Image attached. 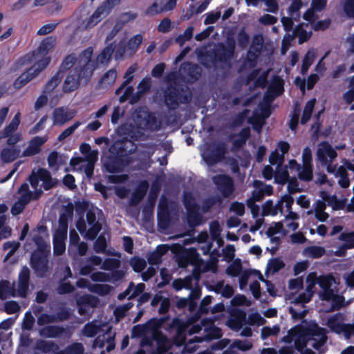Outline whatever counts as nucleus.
<instances>
[{
    "instance_id": "1",
    "label": "nucleus",
    "mask_w": 354,
    "mask_h": 354,
    "mask_svg": "<svg viewBox=\"0 0 354 354\" xmlns=\"http://www.w3.org/2000/svg\"><path fill=\"white\" fill-rule=\"evenodd\" d=\"M93 54L92 47H88L76 57L74 53L67 55L62 61L59 69V75L69 70L64 80L62 90L65 93L76 91L81 84L86 85L95 71V66L91 63Z\"/></svg>"
},
{
    "instance_id": "2",
    "label": "nucleus",
    "mask_w": 354,
    "mask_h": 354,
    "mask_svg": "<svg viewBox=\"0 0 354 354\" xmlns=\"http://www.w3.org/2000/svg\"><path fill=\"white\" fill-rule=\"evenodd\" d=\"M55 42L54 37H46L41 41L36 50L19 57L15 62V69H19L25 65L35 62L33 66L15 80L13 84L15 88L19 89L24 86L48 66L50 62V57L48 56L49 50L53 48Z\"/></svg>"
},
{
    "instance_id": "3",
    "label": "nucleus",
    "mask_w": 354,
    "mask_h": 354,
    "mask_svg": "<svg viewBox=\"0 0 354 354\" xmlns=\"http://www.w3.org/2000/svg\"><path fill=\"white\" fill-rule=\"evenodd\" d=\"M32 241L37 248L31 253L30 266L38 277L43 278L49 271L50 245L39 234H35Z\"/></svg>"
},
{
    "instance_id": "4",
    "label": "nucleus",
    "mask_w": 354,
    "mask_h": 354,
    "mask_svg": "<svg viewBox=\"0 0 354 354\" xmlns=\"http://www.w3.org/2000/svg\"><path fill=\"white\" fill-rule=\"evenodd\" d=\"M165 104L170 110L176 109L180 104H187L192 100V93L187 87L170 86L164 93Z\"/></svg>"
},
{
    "instance_id": "5",
    "label": "nucleus",
    "mask_w": 354,
    "mask_h": 354,
    "mask_svg": "<svg viewBox=\"0 0 354 354\" xmlns=\"http://www.w3.org/2000/svg\"><path fill=\"white\" fill-rule=\"evenodd\" d=\"M136 121L139 128L151 131H158L160 127V122L153 112L149 111L146 107H140L136 111Z\"/></svg>"
},
{
    "instance_id": "6",
    "label": "nucleus",
    "mask_w": 354,
    "mask_h": 354,
    "mask_svg": "<svg viewBox=\"0 0 354 354\" xmlns=\"http://www.w3.org/2000/svg\"><path fill=\"white\" fill-rule=\"evenodd\" d=\"M303 332L309 340H314L312 346L315 349L322 347L327 340L326 330L317 323L312 322L304 328Z\"/></svg>"
},
{
    "instance_id": "7",
    "label": "nucleus",
    "mask_w": 354,
    "mask_h": 354,
    "mask_svg": "<svg viewBox=\"0 0 354 354\" xmlns=\"http://www.w3.org/2000/svg\"><path fill=\"white\" fill-rule=\"evenodd\" d=\"M227 153L224 142H218L208 147L203 154L205 162L209 166H213L221 162Z\"/></svg>"
},
{
    "instance_id": "8",
    "label": "nucleus",
    "mask_w": 354,
    "mask_h": 354,
    "mask_svg": "<svg viewBox=\"0 0 354 354\" xmlns=\"http://www.w3.org/2000/svg\"><path fill=\"white\" fill-rule=\"evenodd\" d=\"M213 183L223 198L230 197L235 190L232 178L226 174H218L213 177Z\"/></svg>"
},
{
    "instance_id": "9",
    "label": "nucleus",
    "mask_w": 354,
    "mask_h": 354,
    "mask_svg": "<svg viewBox=\"0 0 354 354\" xmlns=\"http://www.w3.org/2000/svg\"><path fill=\"white\" fill-rule=\"evenodd\" d=\"M114 0H106L97 8L93 15L88 18L85 27L91 28L98 24L102 17L108 15L114 6Z\"/></svg>"
},
{
    "instance_id": "10",
    "label": "nucleus",
    "mask_w": 354,
    "mask_h": 354,
    "mask_svg": "<svg viewBox=\"0 0 354 354\" xmlns=\"http://www.w3.org/2000/svg\"><path fill=\"white\" fill-rule=\"evenodd\" d=\"M160 191V186L156 182L153 183L147 202L142 208V215L145 221H149L153 216L158 194Z\"/></svg>"
},
{
    "instance_id": "11",
    "label": "nucleus",
    "mask_w": 354,
    "mask_h": 354,
    "mask_svg": "<svg viewBox=\"0 0 354 354\" xmlns=\"http://www.w3.org/2000/svg\"><path fill=\"white\" fill-rule=\"evenodd\" d=\"M203 262L202 258L195 248L185 249L181 254L178 260V265L185 268L188 265L198 266Z\"/></svg>"
},
{
    "instance_id": "12",
    "label": "nucleus",
    "mask_w": 354,
    "mask_h": 354,
    "mask_svg": "<svg viewBox=\"0 0 354 354\" xmlns=\"http://www.w3.org/2000/svg\"><path fill=\"white\" fill-rule=\"evenodd\" d=\"M246 315V313L242 309H232L227 321V326L234 331H239L245 324Z\"/></svg>"
},
{
    "instance_id": "13",
    "label": "nucleus",
    "mask_w": 354,
    "mask_h": 354,
    "mask_svg": "<svg viewBox=\"0 0 354 354\" xmlns=\"http://www.w3.org/2000/svg\"><path fill=\"white\" fill-rule=\"evenodd\" d=\"M30 271L27 266H23L19 273L17 292L19 297H26L29 289Z\"/></svg>"
},
{
    "instance_id": "14",
    "label": "nucleus",
    "mask_w": 354,
    "mask_h": 354,
    "mask_svg": "<svg viewBox=\"0 0 354 354\" xmlns=\"http://www.w3.org/2000/svg\"><path fill=\"white\" fill-rule=\"evenodd\" d=\"M76 112L64 106L55 108L53 113V124L62 126L75 116Z\"/></svg>"
},
{
    "instance_id": "15",
    "label": "nucleus",
    "mask_w": 354,
    "mask_h": 354,
    "mask_svg": "<svg viewBox=\"0 0 354 354\" xmlns=\"http://www.w3.org/2000/svg\"><path fill=\"white\" fill-rule=\"evenodd\" d=\"M319 146L317 151V156L322 164L326 165L328 162L327 157L332 161L337 156L336 151L327 141L322 142Z\"/></svg>"
},
{
    "instance_id": "16",
    "label": "nucleus",
    "mask_w": 354,
    "mask_h": 354,
    "mask_svg": "<svg viewBox=\"0 0 354 354\" xmlns=\"http://www.w3.org/2000/svg\"><path fill=\"white\" fill-rule=\"evenodd\" d=\"M212 53L213 57L212 62L214 64L218 62L230 64L234 56L228 51V50L225 48V45L223 43L218 44V46L213 50Z\"/></svg>"
},
{
    "instance_id": "17",
    "label": "nucleus",
    "mask_w": 354,
    "mask_h": 354,
    "mask_svg": "<svg viewBox=\"0 0 354 354\" xmlns=\"http://www.w3.org/2000/svg\"><path fill=\"white\" fill-rule=\"evenodd\" d=\"M115 50V45L111 43L105 46L100 53L97 56L96 59L93 61L91 63L95 66V70L98 67L100 64L107 65L111 59L112 55Z\"/></svg>"
},
{
    "instance_id": "18",
    "label": "nucleus",
    "mask_w": 354,
    "mask_h": 354,
    "mask_svg": "<svg viewBox=\"0 0 354 354\" xmlns=\"http://www.w3.org/2000/svg\"><path fill=\"white\" fill-rule=\"evenodd\" d=\"M149 189V183L147 180L141 181L132 193L129 199L130 206L138 205L145 198Z\"/></svg>"
},
{
    "instance_id": "19",
    "label": "nucleus",
    "mask_w": 354,
    "mask_h": 354,
    "mask_svg": "<svg viewBox=\"0 0 354 354\" xmlns=\"http://www.w3.org/2000/svg\"><path fill=\"white\" fill-rule=\"evenodd\" d=\"M181 68L190 82H196L201 76L202 68L196 64L185 62L182 64Z\"/></svg>"
},
{
    "instance_id": "20",
    "label": "nucleus",
    "mask_w": 354,
    "mask_h": 354,
    "mask_svg": "<svg viewBox=\"0 0 354 354\" xmlns=\"http://www.w3.org/2000/svg\"><path fill=\"white\" fill-rule=\"evenodd\" d=\"M44 138L35 136L30 140L29 145L22 152L21 156L30 157L38 154L41 151V147L46 142Z\"/></svg>"
},
{
    "instance_id": "21",
    "label": "nucleus",
    "mask_w": 354,
    "mask_h": 354,
    "mask_svg": "<svg viewBox=\"0 0 354 354\" xmlns=\"http://www.w3.org/2000/svg\"><path fill=\"white\" fill-rule=\"evenodd\" d=\"M344 315L340 313H337L327 319L326 325L331 332L340 335V331L344 324Z\"/></svg>"
},
{
    "instance_id": "22",
    "label": "nucleus",
    "mask_w": 354,
    "mask_h": 354,
    "mask_svg": "<svg viewBox=\"0 0 354 354\" xmlns=\"http://www.w3.org/2000/svg\"><path fill=\"white\" fill-rule=\"evenodd\" d=\"M21 150L19 147H5L0 153V159L2 163H10L20 156Z\"/></svg>"
},
{
    "instance_id": "23",
    "label": "nucleus",
    "mask_w": 354,
    "mask_h": 354,
    "mask_svg": "<svg viewBox=\"0 0 354 354\" xmlns=\"http://www.w3.org/2000/svg\"><path fill=\"white\" fill-rule=\"evenodd\" d=\"M66 331L63 326L48 325L39 330V335L47 338H56L62 336Z\"/></svg>"
},
{
    "instance_id": "24",
    "label": "nucleus",
    "mask_w": 354,
    "mask_h": 354,
    "mask_svg": "<svg viewBox=\"0 0 354 354\" xmlns=\"http://www.w3.org/2000/svg\"><path fill=\"white\" fill-rule=\"evenodd\" d=\"M39 178L43 182V188L48 191L55 187L57 184V180L53 178L49 171L44 168L39 169Z\"/></svg>"
},
{
    "instance_id": "25",
    "label": "nucleus",
    "mask_w": 354,
    "mask_h": 354,
    "mask_svg": "<svg viewBox=\"0 0 354 354\" xmlns=\"http://www.w3.org/2000/svg\"><path fill=\"white\" fill-rule=\"evenodd\" d=\"M322 197L334 210L343 209L346 205V199H338L336 195H328L323 192Z\"/></svg>"
},
{
    "instance_id": "26",
    "label": "nucleus",
    "mask_w": 354,
    "mask_h": 354,
    "mask_svg": "<svg viewBox=\"0 0 354 354\" xmlns=\"http://www.w3.org/2000/svg\"><path fill=\"white\" fill-rule=\"evenodd\" d=\"M35 348L44 353L50 352H58V345L53 341H47L44 339H38L35 344Z\"/></svg>"
},
{
    "instance_id": "27",
    "label": "nucleus",
    "mask_w": 354,
    "mask_h": 354,
    "mask_svg": "<svg viewBox=\"0 0 354 354\" xmlns=\"http://www.w3.org/2000/svg\"><path fill=\"white\" fill-rule=\"evenodd\" d=\"M157 216L159 227L166 228L170 222L169 211L167 205H159Z\"/></svg>"
},
{
    "instance_id": "28",
    "label": "nucleus",
    "mask_w": 354,
    "mask_h": 354,
    "mask_svg": "<svg viewBox=\"0 0 354 354\" xmlns=\"http://www.w3.org/2000/svg\"><path fill=\"white\" fill-rule=\"evenodd\" d=\"M199 210L200 207L196 209L187 211V221L189 227H195L201 224L202 216L200 214Z\"/></svg>"
},
{
    "instance_id": "29",
    "label": "nucleus",
    "mask_w": 354,
    "mask_h": 354,
    "mask_svg": "<svg viewBox=\"0 0 354 354\" xmlns=\"http://www.w3.org/2000/svg\"><path fill=\"white\" fill-rule=\"evenodd\" d=\"M20 124V113H17L13 118L12 119L11 122L9 123L8 125H7L1 132V135L0 136L1 138H4L7 137L8 136H10V134L13 133L18 128L19 125Z\"/></svg>"
},
{
    "instance_id": "30",
    "label": "nucleus",
    "mask_w": 354,
    "mask_h": 354,
    "mask_svg": "<svg viewBox=\"0 0 354 354\" xmlns=\"http://www.w3.org/2000/svg\"><path fill=\"white\" fill-rule=\"evenodd\" d=\"M143 37L142 35L137 34L132 37H131L127 43V52L129 53V55H132L136 53L138 50L140 45L141 44L142 41Z\"/></svg>"
},
{
    "instance_id": "31",
    "label": "nucleus",
    "mask_w": 354,
    "mask_h": 354,
    "mask_svg": "<svg viewBox=\"0 0 354 354\" xmlns=\"http://www.w3.org/2000/svg\"><path fill=\"white\" fill-rule=\"evenodd\" d=\"M316 102V100L315 98L308 100L304 106L301 119V124H306L310 119L312 116V113L315 107V104Z\"/></svg>"
},
{
    "instance_id": "32",
    "label": "nucleus",
    "mask_w": 354,
    "mask_h": 354,
    "mask_svg": "<svg viewBox=\"0 0 354 354\" xmlns=\"http://www.w3.org/2000/svg\"><path fill=\"white\" fill-rule=\"evenodd\" d=\"M84 348L82 343L75 342L67 346L64 350L55 354H84Z\"/></svg>"
},
{
    "instance_id": "33",
    "label": "nucleus",
    "mask_w": 354,
    "mask_h": 354,
    "mask_svg": "<svg viewBox=\"0 0 354 354\" xmlns=\"http://www.w3.org/2000/svg\"><path fill=\"white\" fill-rule=\"evenodd\" d=\"M303 6L301 0H292L291 4L288 9V13L292 17L295 21H299L300 18L299 10Z\"/></svg>"
},
{
    "instance_id": "34",
    "label": "nucleus",
    "mask_w": 354,
    "mask_h": 354,
    "mask_svg": "<svg viewBox=\"0 0 354 354\" xmlns=\"http://www.w3.org/2000/svg\"><path fill=\"white\" fill-rule=\"evenodd\" d=\"M293 34L294 35H297L298 37V41L299 44L307 41L311 37V32H307V30L303 28L301 24H298L295 28Z\"/></svg>"
},
{
    "instance_id": "35",
    "label": "nucleus",
    "mask_w": 354,
    "mask_h": 354,
    "mask_svg": "<svg viewBox=\"0 0 354 354\" xmlns=\"http://www.w3.org/2000/svg\"><path fill=\"white\" fill-rule=\"evenodd\" d=\"M62 75H59V72L54 75L46 84L43 93H49L52 92L60 83Z\"/></svg>"
},
{
    "instance_id": "36",
    "label": "nucleus",
    "mask_w": 354,
    "mask_h": 354,
    "mask_svg": "<svg viewBox=\"0 0 354 354\" xmlns=\"http://www.w3.org/2000/svg\"><path fill=\"white\" fill-rule=\"evenodd\" d=\"M298 178L303 181L309 182L313 178V165H303L301 169L298 171Z\"/></svg>"
},
{
    "instance_id": "37",
    "label": "nucleus",
    "mask_w": 354,
    "mask_h": 354,
    "mask_svg": "<svg viewBox=\"0 0 354 354\" xmlns=\"http://www.w3.org/2000/svg\"><path fill=\"white\" fill-rule=\"evenodd\" d=\"M285 266L284 262L279 258H272L269 260L266 272L271 271L273 274L279 272Z\"/></svg>"
},
{
    "instance_id": "38",
    "label": "nucleus",
    "mask_w": 354,
    "mask_h": 354,
    "mask_svg": "<svg viewBox=\"0 0 354 354\" xmlns=\"http://www.w3.org/2000/svg\"><path fill=\"white\" fill-rule=\"evenodd\" d=\"M294 348L299 352H302L304 348L306 346L309 339L307 338L304 333L302 331V334L295 335L294 339Z\"/></svg>"
},
{
    "instance_id": "39",
    "label": "nucleus",
    "mask_w": 354,
    "mask_h": 354,
    "mask_svg": "<svg viewBox=\"0 0 354 354\" xmlns=\"http://www.w3.org/2000/svg\"><path fill=\"white\" fill-rule=\"evenodd\" d=\"M300 114V109L298 104H295L289 121V127L292 131H295L298 127Z\"/></svg>"
},
{
    "instance_id": "40",
    "label": "nucleus",
    "mask_w": 354,
    "mask_h": 354,
    "mask_svg": "<svg viewBox=\"0 0 354 354\" xmlns=\"http://www.w3.org/2000/svg\"><path fill=\"white\" fill-rule=\"evenodd\" d=\"M236 38H237L238 45L241 48L244 49L248 46V45L250 42V36L246 32L245 28L244 27H243L239 31Z\"/></svg>"
},
{
    "instance_id": "41",
    "label": "nucleus",
    "mask_w": 354,
    "mask_h": 354,
    "mask_svg": "<svg viewBox=\"0 0 354 354\" xmlns=\"http://www.w3.org/2000/svg\"><path fill=\"white\" fill-rule=\"evenodd\" d=\"M121 262L119 259L115 258H107L102 263V268L105 270L112 271L118 269L120 267Z\"/></svg>"
},
{
    "instance_id": "42",
    "label": "nucleus",
    "mask_w": 354,
    "mask_h": 354,
    "mask_svg": "<svg viewBox=\"0 0 354 354\" xmlns=\"http://www.w3.org/2000/svg\"><path fill=\"white\" fill-rule=\"evenodd\" d=\"M285 160V157L283 154L278 152V149H275L272 151L269 156V162L272 165H277V167H281Z\"/></svg>"
},
{
    "instance_id": "43",
    "label": "nucleus",
    "mask_w": 354,
    "mask_h": 354,
    "mask_svg": "<svg viewBox=\"0 0 354 354\" xmlns=\"http://www.w3.org/2000/svg\"><path fill=\"white\" fill-rule=\"evenodd\" d=\"M334 281V277L332 276L331 274L322 275L318 278L317 283L319 286V287L322 290H324L331 288Z\"/></svg>"
},
{
    "instance_id": "44",
    "label": "nucleus",
    "mask_w": 354,
    "mask_h": 354,
    "mask_svg": "<svg viewBox=\"0 0 354 354\" xmlns=\"http://www.w3.org/2000/svg\"><path fill=\"white\" fill-rule=\"evenodd\" d=\"M94 250L97 253H104L107 248V243L105 236L100 234L94 243Z\"/></svg>"
},
{
    "instance_id": "45",
    "label": "nucleus",
    "mask_w": 354,
    "mask_h": 354,
    "mask_svg": "<svg viewBox=\"0 0 354 354\" xmlns=\"http://www.w3.org/2000/svg\"><path fill=\"white\" fill-rule=\"evenodd\" d=\"M306 252L308 256L317 259L322 257L325 254V249L323 247L320 246H309L306 249Z\"/></svg>"
},
{
    "instance_id": "46",
    "label": "nucleus",
    "mask_w": 354,
    "mask_h": 354,
    "mask_svg": "<svg viewBox=\"0 0 354 354\" xmlns=\"http://www.w3.org/2000/svg\"><path fill=\"white\" fill-rule=\"evenodd\" d=\"M131 265L136 272H141L147 266L146 261L140 257H134L131 261Z\"/></svg>"
},
{
    "instance_id": "47",
    "label": "nucleus",
    "mask_w": 354,
    "mask_h": 354,
    "mask_svg": "<svg viewBox=\"0 0 354 354\" xmlns=\"http://www.w3.org/2000/svg\"><path fill=\"white\" fill-rule=\"evenodd\" d=\"M279 331L280 328L278 326H274L272 328L264 326L261 329V337L263 340H264L270 336L277 335Z\"/></svg>"
},
{
    "instance_id": "48",
    "label": "nucleus",
    "mask_w": 354,
    "mask_h": 354,
    "mask_svg": "<svg viewBox=\"0 0 354 354\" xmlns=\"http://www.w3.org/2000/svg\"><path fill=\"white\" fill-rule=\"evenodd\" d=\"M106 170L111 174H115L121 171V167L119 162L115 159H110L104 163Z\"/></svg>"
},
{
    "instance_id": "49",
    "label": "nucleus",
    "mask_w": 354,
    "mask_h": 354,
    "mask_svg": "<svg viewBox=\"0 0 354 354\" xmlns=\"http://www.w3.org/2000/svg\"><path fill=\"white\" fill-rule=\"evenodd\" d=\"M183 205L187 211L190 209H196L200 206L195 202L194 198L192 194H185L183 196Z\"/></svg>"
},
{
    "instance_id": "50",
    "label": "nucleus",
    "mask_w": 354,
    "mask_h": 354,
    "mask_svg": "<svg viewBox=\"0 0 354 354\" xmlns=\"http://www.w3.org/2000/svg\"><path fill=\"white\" fill-rule=\"evenodd\" d=\"M242 270L241 262L234 261L226 268V274L231 277H237Z\"/></svg>"
},
{
    "instance_id": "51",
    "label": "nucleus",
    "mask_w": 354,
    "mask_h": 354,
    "mask_svg": "<svg viewBox=\"0 0 354 354\" xmlns=\"http://www.w3.org/2000/svg\"><path fill=\"white\" fill-rule=\"evenodd\" d=\"M345 306V298L343 295H335L331 300V310H339Z\"/></svg>"
},
{
    "instance_id": "52",
    "label": "nucleus",
    "mask_w": 354,
    "mask_h": 354,
    "mask_svg": "<svg viewBox=\"0 0 354 354\" xmlns=\"http://www.w3.org/2000/svg\"><path fill=\"white\" fill-rule=\"evenodd\" d=\"M81 124V123L78 121L73 123L71 126L68 127L66 129H64L57 138L58 141H63L66 138L70 136Z\"/></svg>"
},
{
    "instance_id": "53",
    "label": "nucleus",
    "mask_w": 354,
    "mask_h": 354,
    "mask_svg": "<svg viewBox=\"0 0 354 354\" xmlns=\"http://www.w3.org/2000/svg\"><path fill=\"white\" fill-rule=\"evenodd\" d=\"M313 58H314V55L313 54L310 55V53L309 52H308L305 55V56L302 60V64H301V73L302 75H305L308 72L309 67L313 63Z\"/></svg>"
},
{
    "instance_id": "54",
    "label": "nucleus",
    "mask_w": 354,
    "mask_h": 354,
    "mask_svg": "<svg viewBox=\"0 0 354 354\" xmlns=\"http://www.w3.org/2000/svg\"><path fill=\"white\" fill-rule=\"evenodd\" d=\"M339 239L344 241V245L348 249L354 248V232L342 233Z\"/></svg>"
},
{
    "instance_id": "55",
    "label": "nucleus",
    "mask_w": 354,
    "mask_h": 354,
    "mask_svg": "<svg viewBox=\"0 0 354 354\" xmlns=\"http://www.w3.org/2000/svg\"><path fill=\"white\" fill-rule=\"evenodd\" d=\"M54 322H55V315L48 313H42L37 319V323L40 326Z\"/></svg>"
},
{
    "instance_id": "56",
    "label": "nucleus",
    "mask_w": 354,
    "mask_h": 354,
    "mask_svg": "<svg viewBox=\"0 0 354 354\" xmlns=\"http://www.w3.org/2000/svg\"><path fill=\"white\" fill-rule=\"evenodd\" d=\"M55 315V322H63L69 319L71 315L70 309L62 307L57 312Z\"/></svg>"
},
{
    "instance_id": "57",
    "label": "nucleus",
    "mask_w": 354,
    "mask_h": 354,
    "mask_svg": "<svg viewBox=\"0 0 354 354\" xmlns=\"http://www.w3.org/2000/svg\"><path fill=\"white\" fill-rule=\"evenodd\" d=\"M59 153L56 151L50 153L47 158V162L49 167H55L56 170L59 169L61 162H58Z\"/></svg>"
},
{
    "instance_id": "58",
    "label": "nucleus",
    "mask_w": 354,
    "mask_h": 354,
    "mask_svg": "<svg viewBox=\"0 0 354 354\" xmlns=\"http://www.w3.org/2000/svg\"><path fill=\"white\" fill-rule=\"evenodd\" d=\"M151 87V80L149 77H144L138 85V90L139 93H146L149 91Z\"/></svg>"
},
{
    "instance_id": "59",
    "label": "nucleus",
    "mask_w": 354,
    "mask_h": 354,
    "mask_svg": "<svg viewBox=\"0 0 354 354\" xmlns=\"http://www.w3.org/2000/svg\"><path fill=\"white\" fill-rule=\"evenodd\" d=\"M98 331V327L91 323L85 324L82 329L83 334L87 337H93L96 335Z\"/></svg>"
},
{
    "instance_id": "60",
    "label": "nucleus",
    "mask_w": 354,
    "mask_h": 354,
    "mask_svg": "<svg viewBox=\"0 0 354 354\" xmlns=\"http://www.w3.org/2000/svg\"><path fill=\"white\" fill-rule=\"evenodd\" d=\"M57 290L59 295L69 294L75 290V287L69 281L61 282L59 284Z\"/></svg>"
},
{
    "instance_id": "61",
    "label": "nucleus",
    "mask_w": 354,
    "mask_h": 354,
    "mask_svg": "<svg viewBox=\"0 0 354 354\" xmlns=\"http://www.w3.org/2000/svg\"><path fill=\"white\" fill-rule=\"evenodd\" d=\"M35 323V318L31 313L28 311L25 313V316L22 323V328L24 330H30L32 328Z\"/></svg>"
},
{
    "instance_id": "62",
    "label": "nucleus",
    "mask_w": 354,
    "mask_h": 354,
    "mask_svg": "<svg viewBox=\"0 0 354 354\" xmlns=\"http://www.w3.org/2000/svg\"><path fill=\"white\" fill-rule=\"evenodd\" d=\"M101 229V224L93 225L88 230L86 231V237L88 240H94L97 237Z\"/></svg>"
},
{
    "instance_id": "63",
    "label": "nucleus",
    "mask_w": 354,
    "mask_h": 354,
    "mask_svg": "<svg viewBox=\"0 0 354 354\" xmlns=\"http://www.w3.org/2000/svg\"><path fill=\"white\" fill-rule=\"evenodd\" d=\"M343 10L348 17L354 18V0H345Z\"/></svg>"
},
{
    "instance_id": "64",
    "label": "nucleus",
    "mask_w": 354,
    "mask_h": 354,
    "mask_svg": "<svg viewBox=\"0 0 354 354\" xmlns=\"http://www.w3.org/2000/svg\"><path fill=\"white\" fill-rule=\"evenodd\" d=\"M342 334L347 339H350L352 336L354 337V322L352 324L344 323L340 331V335Z\"/></svg>"
}]
</instances>
